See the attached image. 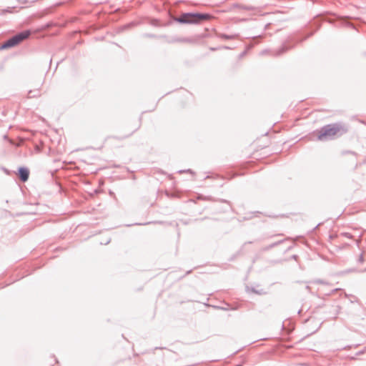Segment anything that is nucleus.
<instances>
[{
    "label": "nucleus",
    "mask_w": 366,
    "mask_h": 366,
    "mask_svg": "<svg viewBox=\"0 0 366 366\" xmlns=\"http://www.w3.org/2000/svg\"><path fill=\"white\" fill-rule=\"evenodd\" d=\"M214 19V17L207 14H192L187 13L179 16L177 21L184 24H197L203 21H209Z\"/></svg>",
    "instance_id": "f257e3e1"
},
{
    "label": "nucleus",
    "mask_w": 366,
    "mask_h": 366,
    "mask_svg": "<svg viewBox=\"0 0 366 366\" xmlns=\"http://www.w3.org/2000/svg\"><path fill=\"white\" fill-rule=\"evenodd\" d=\"M339 131V126L336 124H328L317 131L316 134L319 140H324L328 137L335 136Z\"/></svg>",
    "instance_id": "f03ea898"
},
{
    "label": "nucleus",
    "mask_w": 366,
    "mask_h": 366,
    "mask_svg": "<svg viewBox=\"0 0 366 366\" xmlns=\"http://www.w3.org/2000/svg\"><path fill=\"white\" fill-rule=\"evenodd\" d=\"M30 35V31H24L21 33H19L14 36L11 37L9 40H7L6 42H4L1 48V49H7L10 47L15 46L20 44L22 41L27 39Z\"/></svg>",
    "instance_id": "7ed1b4c3"
},
{
    "label": "nucleus",
    "mask_w": 366,
    "mask_h": 366,
    "mask_svg": "<svg viewBox=\"0 0 366 366\" xmlns=\"http://www.w3.org/2000/svg\"><path fill=\"white\" fill-rule=\"evenodd\" d=\"M19 178L21 179V180L22 182L27 181L28 179H29V169H26V168H24V167L19 168Z\"/></svg>",
    "instance_id": "20e7f679"
}]
</instances>
